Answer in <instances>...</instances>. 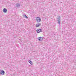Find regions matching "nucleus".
Returning a JSON list of instances; mask_svg holds the SVG:
<instances>
[{
    "label": "nucleus",
    "instance_id": "nucleus-1",
    "mask_svg": "<svg viewBox=\"0 0 76 76\" xmlns=\"http://www.w3.org/2000/svg\"><path fill=\"white\" fill-rule=\"evenodd\" d=\"M36 20L38 23H39V22H41V19L40 18L38 17L36 18Z\"/></svg>",
    "mask_w": 76,
    "mask_h": 76
},
{
    "label": "nucleus",
    "instance_id": "nucleus-2",
    "mask_svg": "<svg viewBox=\"0 0 76 76\" xmlns=\"http://www.w3.org/2000/svg\"><path fill=\"white\" fill-rule=\"evenodd\" d=\"M57 21L58 22V23L59 24V25H60V17H58L57 18Z\"/></svg>",
    "mask_w": 76,
    "mask_h": 76
},
{
    "label": "nucleus",
    "instance_id": "nucleus-3",
    "mask_svg": "<svg viewBox=\"0 0 76 76\" xmlns=\"http://www.w3.org/2000/svg\"><path fill=\"white\" fill-rule=\"evenodd\" d=\"M38 40L40 41H42L43 40V38L41 37H40L38 38Z\"/></svg>",
    "mask_w": 76,
    "mask_h": 76
},
{
    "label": "nucleus",
    "instance_id": "nucleus-4",
    "mask_svg": "<svg viewBox=\"0 0 76 76\" xmlns=\"http://www.w3.org/2000/svg\"><path fill=\"white\" fill-rule=\"evenodd\" d=\"M37 33H39V32H42V29H38L37 30Z\"/></svg>",
    "mask_w": 76,
    "mask_h": 76
},
{
    "label": "nucleus",
    "instance_id": "nucleus-5",
    "mask_svg": "<svg viewBox=\"0 0 76 76\" xmlns=\"http://www.w3.org/2000/svg\"><path fill=\"white\" fill-rule=\"evenodd\" d=\"M41 26V24L40 23H37L36 24V27H39V26Z\"/></svg>",
    "mask_w": 76,
    "mask_h": 76
},
{
    "label": "nucleus",
    "instance_id": "nucleus-6",
    "mask_svg": "<svg viewBox=\"0 0 76 76\" xmlns=\"http://www.w3.org/2000/svg\"><path fill=\"white\" fill-rule=\"evenodd\" d=\"M4 73H5V72H4V71L2 70L1 72H0V73H1V75H4Z\"/></svg>",
    "mask_w": 76,
    "mask_h": 76
},
{
    "label": "nucleus",
    "instance_id": "nucleus-7",
    "mask_svg": "<svg viewBox=\"0 0 76 76\" xmlns=\"http://www.w3.org/2000/svg\"><path fill=\"white\" fill-rule=\"evenodd\" d=\"M3 12L4 13H6L7 12V9L6 8H4L3 9Z\"/></svg>",
    "mask_w": 76,
    "mask_h": 76
},
{
    "label": "nucleus",
    "instance_id": "nucleus-8",
    "mask_svg": "<svg viewBox=\"0 0 76 76\" xmlns=\"http://www.w3.org/2000/svg\"><path fill=\"white\" fill-rule=\"evenodd\" d=\"M16 7H20V4H16Z\"/></svg>",
    "mask_w": 76,
    "mask_h": 76
},
{
    "label": "nucleus",
    "instance_id": "nucleus-9",
    "mask_svg": "<svg viewBox=\"0 0 76 76\" xmlns=\"http://www.w3.org/2000/svg\"><path fill=\"white\" fill-rule=\"evenodd\" d=\"M28 62H29V63L31 64V65H32V64H33V63H32V62L31 61L29 60Z\"/></svg>",
    "mask_w": 76,
    "mask_h": 76
},
{
    "label": "nucleus",
    "instance_id": "nucleus-10",
    "mask_svg": "<svg viewBox=\"0 0 76 76\" xmlns=\"http://www.w3.org/2000/svg\"><path fill=\"white\" fill-rule=\"evenodd\" d=\"M23 16H24V17H25V18H26L27 19H28V17H27V16H26V15H24Z\"/></svg>",
    "mask_w": 76,
    "mask_h": 76
}]
</instances>
